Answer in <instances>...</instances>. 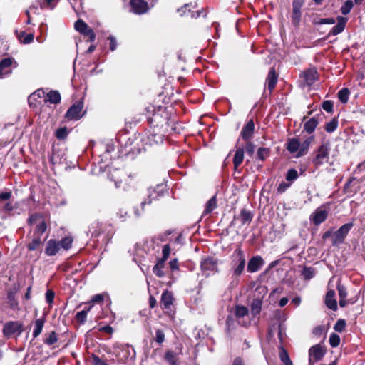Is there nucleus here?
Listing matches in <instances>:
<instances>
[{
  "mask_svg": "<svg viewBox=\"0 0 365 365\" xmlns=\"http://www.w3.org/2000/svg\"><path fill=\"white\" fill-rule=\"evenodd\" d=\"M148 120L150 126L140 138L143 148L138 149L139 153L141 150H146L147 147L161 144L169 127L176 133L180 131V128L175 123L174 120H171L169 118L168 113L164 107L160 106L157 111L155 110L153 117L149 118Z\"/></svg>",
  "mask_w": 365,
  "mask_h": 365,
  "instance_id": "nucleus-1",
  "label": "nucleus"
},
{
  "mask_svg": "<svg viewBox=\"0 0 365 365\" xmlns=\"http://www.w3.org/2000/svg\"><path fill=\"white\" fill-rule=\"evenodd\" d=\"M230 271L232 273L230 282L231 287H235L237 284L238 278L242 274L246 265V256L245 252L240 249L237 248L234 250L230 257Z\"/></svg>",
  "mask_w": 365,
  "mask_h": 365,
  "instance_id": "nucleus-2",
  "label": "nucleus"
},
{
  "mask_svg": "<svg viewBox=\"0 0 365 365\" xmlns=\"http://www.w3.org/2000/svg\"><path fill=\"white\" fill-rule=\"evenodd\" d=\"M115 356L119 362L131 364L135 358V351L129 344H120L115 346Z\"/></svg>",
  "mask_w": 365,
  "mask_h": 365,
  "instance_id": "nucleus-3",
  "label": "nucleus"
},
{
  "mask_svg": "<svg viewBox=\"0 0 365 365\" xmlns=\"http://www.w3.org/2000/svg\"><path fill=\"white\" fill-rule=\"evenodd\" d=\"M165 192H167V185L165 183H160L155 187H150L147 190L146 197L141 202L140 206L145 207L150 205L153 201L158 200L160 197H163Z\"/></svg>",
  "mask_w": 365,
  "mask_h": 365,
  "instance_id": "nucleus-4",
  "label": "nucleus"
},
{
  "mask_svg": "<svg viewBox=\"0 0 365 365\" xmlns=\"http://www.w3.org/2000/svg\"><path fill=\"white\" fill-rule=\"evenodd\" d=\"M83 102L77 101L73 103L66 111L65 118L67 120H78L81 119L84 115L86 111L83 112Z\"/></svg>",
  "mask_w": 365,
  "mask_h": 365,
  "instance_id": "nucleus-5",
  "label": "nucleus"
},
{
  "mask_svg": "<svg viewBox=\"0 0 365 365\" xmlns=\"http://www.w3.org/2000/svg\"><path fill=\"white\" fill-rule=\"evenodd\" d=\"M353 226V222L346 223L334 232L332 236L333 245H337L342 243Z\"/></svg>",
  "mask_w": 365,
  "mask_h": 365,
  "instance_id": "nucleus-6",
  "label": "nucleus"
},
{
  "mask_svg": "<svg viewBox=\"0 0 365 365\" xmlns=\"http://www.w3.org/2000/svg\"><path fill=\"white\" fill-rule=\"evenodd\" d=\"M327 349L324 346L318 344L312 346L309 350V363L314 364L323 359Z\"/></svg>",
  "mask_w": 365,
  "mask_h": 365,
  "instance_id": "nucleus-7",
  "label": "nucleus"
},
{
  "mask_svg": "<svg viewBox=\"0 0 365 365\" xmlns=\"http://www.w3.org/2000/svg\"><path fill=\"white\" fill-rule=\"evenodd\" d=\"M330 150L329 143H322L317 151V155L313 159V163L316 165H320L324 163L329 158Z\"/></svg>",
  "mask_w": 365,
  "mask_h": 365,
  "instance_id": "nucleus-8",
  "label": "nucleus"
},
{
  "mask_svg": "<svg viewBox=\"0 0 365 365\" xmlns=\"http://www.w3.org/2000/svg\"><path fill=\"white\" fill-rule=\"evenodd\" d=\"M201 270L204 272L206 277L210 276L208 272H214L217 269V260L213 257H207L202 258L200 262Z\"/></svg>",
  "mask_w": 365,
  "mask_h": 365,
  "instance_id": "nucleus-9",
  "label": "nucleus"
},
{
  "mask_svg": "<svg viewBox=\"0 0 365 365\" xmlns=\"http://www.w3.org/2000/svg\"><path fill=\"white\" fill-rule=\"evenodd\" d=\"M18 66L17 62L12 57H5L1 58V78L10 76L12 73V69L6 70L7 68L12 67L14 68Z\"/></svg>",
  "mask_w": 365,
  "mask_h": 365,
  "instance_id": "nucleus-10",
  "label": "nucleus"
},
{
  "mask_svg": "<svg viewBox=\"0 0 365 365\" xmlns=\"http://www.w3.org/2000/svg\"><path fill=\"white\" fill-rule=\"evenodd\" d=\"M196 6H197L196 4H192V3H190V4H185L183 6V7H182L181 9H178V11L180 13V16L186 15V11H187V15H189L192 19H197L201 14H202L203 16L205 17L207 16V14L203 11V9L199 10V11H191V9H193V8L196 7Z\"/></svg>",
  "mask_w": 365,
  "mask_h": 365,
  "instance_id": "nucleus-11",
  "label": "nucleus"
},
{
  "mask_svg": "<svg viewBox=\"0 0 365 365\" xmlns=\"http://www.w3.org/2000/svg\"><path fill=\"white\" fill-rule=\"evenodd\" d=\"M264 264L263 258L259 255H256L249 259L247 270L250 273H254L261 269Z\"/></svg>",
  "mask_w": 365,
  "mask_h": 365,
  "instance_id": "nucleus-12",
  "label": "nucleus"
},
{
  "mask_svg": "<svg viewBox=\"0 0 365 365\" xmlns=\"http://www.w3.org/2000/svg\"><path fill=\"white\" fill-rule=\"evenodd\" d=\"M21 324L19 322H9L4 326L3 333L4 336L10 337L11 336L21 332Z\"/></svg>",
  "mask_w": 365,
  "mask_h": 365,
  "instance_id": "nucleus-13",
  "label": "nucleus"
},
{
  "mask_svg": "<svg viewBox=\"0 0 365 365\" xmlns=\"http://www.w3.org/2000/svg\"><path fill=\"white\" fill-rule=\"evenodd\" d=\"M2 212L7 216L19 215L20 213V209L18 203L16 202H9L5 204L1 202V213Z\"/></svg>",
  "mask_w": 365,
  "mask_h": 365,
  "instance_id": "nucleus-14",
  "label": "nucleus"
},
{
  "mask_svg": "<svg viewBox=\"0 0 365 365\" xmlns=\"http://www.w3.org/2000/svg\"><path fill=\"white\" fill-rule=\"evenodd\" d=\"M277 335L278 339L282 344L286 336L287 326L285 324L286 318L282 314H277Z\"/></svg>",
  "mask_w": 365,
  "mask_h": 365,
  "instance_id": "nucleus-15",
  "label": "nucleus"
},
{
  "mask_svg": "<svg viewBox=\"0 0 365 365\" xmlns=\"http://www.w3.org/2000/svg\"><path fill=\"white\" fill-rule=\"evenodd\" d=\"M255 123L253 120H250L242 128L240 137L245 141H248L253 135Z\"/></svg>",
  "mask_w": 365,
  "mask_h": 365,
  "instance_id": "nucleus-16",
  "label": "nucleus"
},
{
  "mask_svg": "<svg viewBox=\"0 0 365 365\" xmlns=\"http://www.w3.org/2000/svg\"><path fill=\"white\" fill-rule=\"evenodd\" d=\"M18 288L14 285L7 292L8 304L10 308L14 311L19 310V302L15 298V295L17 292Z\"/></svg>",
  "mask_w": 365,
  "mask_h": 365,
  "instance_id": "nucleus-17",
  "label": "nucleus"
},
{
  "mask_svg": "<svg viewBox=\"0 0 365 365\" xmlns=\"http://www.w3.org/2000/svg\"><path fill=\"white\" fill-rule=\"evenodd\" d=\"M347 20L346 17L338 16L337 24L331 29L328 36H336L341 34L345 29Z\"/></svg>",
  "mask_w": 365,
  "mask_h": 365,
  "instance_id": "nucleus-18",
  "label": "nucleus"
},
{
  "mask_svg": "<svg viewBox=\"0 0 365 365\" xmlns=\"http://www.w3.org/2000/svg\"><path fill=\"white\" fill-rule=\"evenodd\" d=\"M174 298L172 292L166 290L163 292L160 299V305L163 309H170L173 304Z\"/></svg>",
  "mask_w": 365,
  "mask_h": 365,
  "instance_id": "nucleus-19",
  "label": "nucleus"
},
{
  "mask_svg": "<svg viewBox=\"0 0 365 365\" xmlns=\"http://www.w3.org/2000/svg\"><path fill=\"white\" fill-rule=\"evenodd\" d=\"M325 304L331 310L336 311L337 309V302L335 299V292L334 290L330 289L327 292Z\"/></svg>",
  "mask_w": 365,
  "mask_h": 365,
  "instance_id": "nucleus-20",
  "label": "nucleus"
},
{
  "mask_svg": "<svg viewBox=\"0 0 365 365\" xmlns=\"http://www.w3.org/2000/svg\"><path fill=\"white\" fill-rule=\"evenodd\" d=\"M321 115H322V112L320 114L317 115V117L314 116L309 119L307 122H305L304 125V130H305L307 133L309 134L312 133L315 130V128L319 124L318 117Z\"/></svg>",
  "mask_w": 365,
  "mask_h": 365,
  "instance_id": "nucleus-21",
  "label": "nucleus"
},
{
  "mask_svg": "<svg viewBox=\"0 0 365 365\" xmlns=\"http://www.w3.org/2000/svg\"><path fill=\"white\" fill-rule=\"evenodd\" d=\"M327 212L324 210H317L311 217V220L316 225H320L326 220Z\"/></svg>",
  "mask_w": 365,
  "mask_h": 365,
  "instance_id": "nucleus-22",
  "label": "nucleus"
},
{
  "mask_svg": "<svg viewBox=\"0 0 365 365\" xmlns=\"http://www.w3.org/2000/svg\"><path fill=\"white\" fill-rule=\"evenodd\" d=\"M277 78H278V76L276 73V71L274 68H272L269 73H268V75H267V87H268V89L272 91L277 83Z\"/></svg>",
  "mask_w": 365,
  "mask_h": 365,
  "instance_id": "nucleus-23",
  "label": "nucleus"
},
{
  "mask_svg": "<svg viewBox=\"0 0 365 365\" xmlns=\"http://www.w3.org/2000/svg\"><path fill=\"white\" fill-rule=\"evenodd\" d=\"M102 224L95 221L92 222L86 231L87 235H91V237H98L101 233Z\"/></svg>",
  "mask_w": 365,
  "mask_h": 365,
  "instance_id": "nucleus-24",
  "label": "nucleus"
},
{
  "mask_svg": "<svg viewBox=\"0 0 365 365\" xmlns=\"http://www.w3.org/2000/svg\"><path fill=\"white\" fill-rule=\"evenodd\" d=\"M60 248L58 242L56 240H50L46 245V247L45 250V253L48 256H53L56 255Z\"/></svg>",
  "mask_w": 365,
  "mask_h": 365,
  "instance_id": "nucleus-25",
  "label": "nucleus"
},
{
  "mask_svg": "<svg viewBox=\"0 0 365 365\" xmlns=\"http://www.w3.org/2000/svg\"><path fill=\"white\" fill-rule=\"evenodd\" d=\"M245 150L243 146L237 147L233 158V165L235 170L242 164L244 160Z\"/></svg>",
  "mask_w": 365,
  "mask_h": 365,
  "instance_id": "nucleus-26",
  "label": "nucleus"
},
{
  "mask_svg": "<svg viewBox=\"0 0 365 365\" xmlns=\"http://www.w3.org/2000/svg\"><path fill=\"white\" fill-rule=\"evenodd\" d=\"M286 148L290 153H298L300 150V142L297 138H290L286 143Z\"/></svg>",
  "mask_w": 365,
  "mask_h": 365,
  "instance_id": "nucleus-27",
  "label": "nucleus"
},
{
  "mask_svg": "<svg viewBox=\"0 0 365 365\" xmlns=\"http://www.w3.org/2000/svg\"><path fill=\"white\" fill-rule=\"evenodd\" d=\"M317 72L314 69H309L304 72L303 78L305 83L310 86L312 85L317 79Z\"/></svg>",
  "mask_w": 365,
  "mask_h": 365,
  "instance_id": "nucleus-28",
  "label": "nucleus"
},
{
  "mask_svg": "<svg viewBox=\"0 0 365 365\" xmlns=\"http://www.w3.org/2000/svg\"><path fill=\"white\" fill-rule=\"evenodd\" d=\"M253 214L250 210L243 208L241 210L239 218L242 225L250 224L252 222Z\"/></svg>",
  "mask_w": 365,
  "mask_h": 365,
  "instance_id": "nucleus-29",
  "label": "nucleus"
},
{
  "mask_svg": "<svg viewBox=\"0 0 365 365\" xmlns=\"http://www.w3.org/2000/svg\"><path fill=\"white\" fill-rule=\"evenodd\" d=\"M45 101L51 103L57 104L61 102V95L57 91H51L45 97Z\"/></svg>",
  "mask_w": 365,
  "mask_h": 365,
  "instance_id": "nucleus-30",
  "label": "nucleus"
},
{
  "mask_svg": "<svg viewBox=\"0 0 365 365\" xmlns=\"http://www.w3.org/2000/svg\"><path fill=\"white\" fill-rule=\"evenodd\" d=\"M313 139H314V137L311 136V137L307 138L305 140H304L302 143H300V150L297 153V155H296L297 158L302 157L307 153L309 145H310L312 141L313 140Z\"/></svg>",
  "mask_w": 365,
  "mask_h": 365,
  "instance_id": "nucleus-31",
  "label": "nucleus"
},
{
  "mask_svg": "<svg viewBox=\"0 0 365 365\" xmlns=\"http://www.w3.org/2000/svg\"><path fill=\"white\" fill-rule=\"evenodd\" d=\"M302 9H297L292 7V12L291 14V21L292 24L295 26L297 27L301 21V19L302 16V13L301 11Z\"/></svg>",
  "mask_w": 365,
  "mask_h": 365,
  "instance_id": "nucleus-32",
  "label": "nucleus"
},
{
  "mask_svg": "<svg viewBox=\"0 0 365 365\" xmlns=\"http://www.w3.org/2000/svg\"><path fill=\"white\" fill-rule=\"evenodd\" d=\"M217 207L216 196H212L206 203L205 208L203 211L202 216L210 214Z\"/></svg>",
  "mask_w": 365,
  "mask_h": 365,
  "instance_id": "nucleus-33",
  "label": "nucleus"
},
{
  "mask_svg": "<svg viewBox=\"0 0 365 365\" xmlns=\"http://www.w3.org/2000/svg\"><path fill=\"white\" fill-rule=\"evenodd\" d=\"M279 356L281 361L284 365H293V363L289 358L288 352L282 346H279Z\"/></svg>",
  "mask_w": 365,
  "mask_h": 365,
  "instance_id": "nucleus-34",
  "label": "nucleus"
},
{
  "mask_svg": "<svg viewBox=\"0 0 365 365\" xmlns=\"http://www.w3.org/2000/svg\"><path fill=\"white\" fill-rule=\"evenodd\" d=\"M316 274L315 269L311 267H304L301 272V275L304 280H310Z\"/></svg>",
  "mask_w": 365,
  "mask_h": 365,
  "instance_id": "nucleus-35",
  "label": "nucleus"
},
{
  "mask_svg": "<svg viewBox=\"0 0 365 365\" xmlns=\"http://www.w3.org/2000/svg\"><path fill=\"white\" fill-rule=\"evenodd\" d=\"M262 299L257 298L254 299L251 303V312L254 316L260 313L262 309Z\"/></svg>",
  "mask_w": 365,
  "mask_h": 365,
  "instance_id": "nucleus-36",
  "label": "nucleus"
},
{
  "mask_svg": "<svg viewBox=\"0 0 365 365\" xmlns=\"http://www.w3.org/2000/svg\"><path fill=\"white\" fill-rule=\"evenodd\" d=\"M45 320L44 319H38L35 321L34 329L33 331V337L36 338L42 331Z\"/></svg>",
  "mask_w": 365,
  "mask_h": 365,
  "instance_id": "nucleus-37",
  "label": "nucleus"
},
{
  "mask_svg": "<svg viewBox=\"0 0 365 365\" xmlns=\"http://www.w3.org/2000/svg\"><path fill=\"white\" fill-rule=\"evenodd\" d=\"M248 314V309L242 305H236L235 307V315L237 318L240 319Z\"/></svg>",
  "mask_w": 365,
  "mask_h": 365,
  "instance_id": "nucleus-38",
  "label": "nucleus"
},
{
  "mask_svg": "<svg viewBox=\"0 0 365 365\" xmlns=\"http://www.w3.org/2000/svg\"><path fill=\"white\" fill-rule=\"evenodd\" d=\"M69 133V130H68L67 127H61L58 128L55 132V136L57 139L62 140L67 138L68 135Z\"/></svg>",
  "mask_w": 365,
  "mask_h": 365,
  "instance_id": "nucleus-39",
  "label": "nucleus"
},
{
  "mask_svg": "<svg viewBox=\"0 0 365 365\" xmlns=\"http://www.w3.org/2000/svg\"><path fill=\"white\" fill-rule=\"evenodd\" d=\"M338 127V120L336 118H332L329 123H326L324 129L327 133L334 132Z\"/></svg>",
  "mask_w": 365,
  "mask_h": 365,
  "instance_id": "nucleus-40",
  "label": "nucleus"
},
{
  "mask_svg": "<svg viewBox=\"0 0 365 365\" xmlns=\"http://www.w3.org/2000/svg\"><path fill=\"white\" fill-rule=\"evenodd\" d=\"M270 150L267 148L260 147L257 151V159L264 161L269 155Z\"/></svg>",
  "mask_w": 365,
  "mask_h": 365,
  "instance_id": "nucleus-41",
  "label": "nucleus"
},
{
  "mask_svg": "<svg viewBox=\"0 0 365 365\" xmlns=\"http://www.w3.org/2000/svg\"><path fill=\"white\" fill-rule=\"evenodd\" d=\"M164 262L163 261L160 260L154 267L153 269V273L158 276V277H162L164 276V272L163 270V268L164 267Z\"/></svg>",
  "mask_w": 365,
  "mask_h": 365,
  "instance_id": "nucleus-42",
  "label": "nucleus"
},
{
  "mask_svg": "<svg viewBox=\"0 0 365 365\" xmlns=\"http://www.w3.org/2000/svg\"><path fill=\"white\" fill-rule=\"evenodd\" d=\"M349 91L346 88H344L340 90L338 93V98L342 103H347L349 96Z\"/></svg>",
  "mask_w": 365,
  "mask_h": 365,
  "instance_id": "nucleus-43",
  "label": "nucleus"
},
{
  "mask_svg": "<svg viewBox=\"0 0 365 365\" xmlns=\"http://www.w3.org/2000/svg\"><path fill=\"white\" fill-rule=\"evenodd\" d=\"M354 6V3L351 0H346L341 7V12L343 15H347L350 13Z\"/></svg>",
  "mask_w": 365,
  "mask_h": 365,
  "instance_id": "nucleus-44",
  "label": "nucleus"
},
{
  "mask_svg": "<svg viewBox=\"0 0 365 365\" xmlns=\"http://www.w3.org/2000/svg\"><path fill=\"white\" fill-rule=\"evenodd\" d=\"M73 239L71 237H63L58 242L59 246L66 250L71 247Z\"/></svg>",
  "mask_w": 365,
  "mask_h": 365,
  "instance_id": "nucleus-45",
  "label": "nucleus"
},
{
  "mask_svg": "<svg viewBox=\"0 0 365 365\" xmlns=\"http://www.w3.org/2000/svg\"><path fill=\"white\" fill-rule=\"evenodd\" d=\"M100 160L98 161V163H104L105 168L108 167L110 164V163L112 160L113 156L112 155L106 153L104 151L103 154H101L100 156Z\"/></svg>",
  "mask_w": 365,
  "mask_h": 365,
  "instance_id": "nucleus-46",
  "label": "nucleus"
},
{
  "mask_svg": "<svg viewBox=\"0 0 365 365\" xmlns=\"http://www.w3.org/2000/svg\"><path fill=\"white\" fill-rule=\"evenodd\" d=\"M62 156L63 154L61 153L60 150H56V149L53 148L50 160L53 164L60 163Z\"/></svg>",
  "mask_w": 365,
  "mask_h": 365,
  "instance_id": "nucleus-47",
  "label": "nucleus"
},
{
  "mask_svg": "<svg viewBox=\"0 0 365 365\" xmlns=\"http://www.w3.org/2000/svg\"><path fill=\"white\" fill-rule=\"evenodd\" d=\"M41 240L40 236L35 237L31 242H29L27 245L29 250L33 251L38 248V247L41 245Z\"/></svg>",
  "mask_w": 365,
  "mask_h": 365,
  "instance_id": "nucleus-48",
  "label": "nucleus"
},
{
  "mask_svg": "<svg viewBox=\"0 0 365 365\" xmlns=\"http://www.w3.org/2000/svg\"><path fill=\"white\" fill-rule=\"evenodd\" d=\"M90 309L91 308L89 307L86 310H82L81 312H77L76 315V319L79 323H85V322L86 321L87 314L89 312Z\"/></svg>",
  "mask_w": 365,
  "mask_h": 365,
  "instance_id": "nucleus-49",
  "label": "nucleus"
},
{
  "mask_svg": "<svg viewBox=\"0 0 365 365\" xmlns=\"http://www.w3.org/2000/svg\"><path fill=\"white\" fill-rule=\"evenodd\" d=\"M226 329L227 332H230L235 328V321L232 315H228L226 319Z\"/></svg>",
  "mask_w": 365,
  "mask_h": 365,
  "instance_id": "nucleus-50",
  "label": "nucleus"
},
{
  "mask_svg": "<svg viewBox=\"0 0 365 365\" xmlns=\"http://www.w3.org/2000/svg\"><path fill=\"white\" fill-rule=\"evenodd\" d=\"M74 27L77 31L81 33L88 29V26L83 20L78 19L76 21Z\"/></svg>",
  "mask_w": 365,
  "mask_h": 365,
  "instance_id": "nucleus-51",
  "label": "nucleus"
},
{
  "mask_svg": "<svg viewBox=\"0 0 365 365\" xmlns=\"http://www.w3.org/2000/svg\"><path fill=\"white\" fill-rule=\"evenodd\" d=\"M58 341L57 334L55 331H51L45 339L44 343L47 345H53Z\"/></svg>",
  "mask_w": 365,
  "mask_h": 365,
  "instance_id": "nucleus-52",
  "label": "nucleus"
},
{
  "mask_svg": "<svg viewBox=\"0 0 365 365\" xmlns=\"http://www.w3.org/2000/svg\"><path fill=\"white\" fill-rule=\"evenodd\" d=\"M116 215L120 222H125L129 217L128 212L124 208L119 209L116 213Z\"/></svg>",
  "mask_w": 365,
  "mask_h": 365,
  "instance_id": "nucleus-53",
  "label": "nucleus"
},
{
  "mask_svg": "<svg viewBox=\"0 0 365 365\" xmlns=\"http://www.w3.org/2000/svg\"><path fill=\"white\" fill-rule=\"evenodd\" d=\"M329 344L331 347H336L340 344V337L336 334H331L329 336Z\"/></svg>",
  "mask_w": 365,
  "mask_h": 365,
  "instance_id": "nucleus-54",
  "label": "nucleus"
},
{
  "mask_svg": "<svg viewBox=\"0 0 365 365\" xmlns=\"http://www.w3.org/2000/svg\"><path fill=\"white\" fill-rule=\"evenodd\" d=\"M297 178H298V173L295 169L291 168L287 170V173L286 175V180L287 181H293V180H296Z\"/></svg>",
  "mask_w": 365,
  "mask_h": 365,
  "instance_id": "nucleus-55",
  "label": "nucleus"
},
{
  "mask_svg": "<svg viewBox=\"0 0 365 365\" xmlns=\"http://www.w3.org/2000/svg\"><path fill=\"white\" fill-rule=\"evenodd\" d=\"M47 226L44 221H41L39 222L38 225H37L36 230H35V235H37L38 236H40L43 233L45 232L46 230Z\"/></svg>",
  "mask_w": 365,
  "mask_h": 365,
  "instance_id": "nucleus-56",
  "label": "nucleus"
},
{
  "mask_svg": "<svg viewBox=\"0 0 365 365\" xmlns=\"http://www.w3.org/2000/svg\"><path fill=\"white\" fill-rule=\"evenodd\" d=\"M165 359L170 365H179L175 360V355L173 351H167Z\"/></svg>",
  "mask_w": 365,
  "mask_h": 365,
  "instance_id": "nucleus-57",
  "label": "nucleus"
},
{
  "mask_svg": "<svg viewBox=\"0 0 365 365\" xmlns=\"http://www.w3.org/2000/svg\"><path fill=\"white\" fill-rule=\"evenodd\" d=\"M81 34L88 37V41L93 42L96 39V34L93 30L91 27H88V29L85 30L83 32H81Z\"/></svg>",
  "mask_w": 365,
  "mask_h": 365,
  "instance_id": "nucleus-58",
  "label": "nucleus"
},
{
  "mask_svg": "<svg viewBox=\"0 0 365 365\" xmlns=\"http://www.w3.org/2000/svg\"><path fill=\"white\" fill-rule=\"evenodd\" d=\"M346 327V322L344 319H339L334 326V329L337 332H342Z\"/></svg>",
  "mask_w": 365,
  "mask_h": 365,
  "instance_id": "nucleus-59",
  "label": "nucleus"
},
{
  "mask_svg": "<svg viewBox=\"0 0 365 365\" xmlns=\"http://www.w3.org/2000/svg\"><path fill=\"white\" fill-rule=\"evenodd\" d=\"M24 36V38L21 40L24 44H29L34 41V36L33 34H26L24 31L21 32V37Z\"/></svg>",
  "mask_w": 365,
  "mask_h": 365,
  "instance_id": "nucleus-60",
  "label": "nucleus"
},
{
  "mask_svg": "<svg viewBox=\"0 0 365 365\" xmlns=\"http://www.w3.org/2000/svg\"><path fill=\"white\" fill-rule=\"evenodd\" d=\"M245 150L246 153L250 156L252 157L255 150V145L250 142V140L247 141L245 148H244Z\"/></svg>",
  "mask_w": 365,
  "mask_h": 365,
  "instance_id": "nucleus-61",
  "label": "nucleus"
},
{
  "mask_svg": "<svg viewBox=\"0 0 365 365\" xmlns=\"http://www.w3.org/2000/svg\"><path fill=\"white\" fill-rule=\"evenodd\" d=\"M163 257L161 261L165 262L170 253V247L168 244L165 245L162 250Z\"/></svg>",
  "mask_w": 365,
  "mask_h": 365,
  "instance_id": "nucleus-62",
  "label": "nucleus"
},
{
  "mask_svg": "<svg viewBox=\"0 0 365 365\" xmlns=\"http://www.w3.org/2000/svg\"><path fill=\"white\" fill-rule=\"evenodd\" d=\"M337 290L339 292V298H346L347 296V292L345 286L343 284L338 283L337 284Z\"/></svg>",
  "mask_w": 365,
  "mask_h": 365,
  "instance_id": "nucleus-63",
  "label": "nucleus"
},
{
  "mask_svg": "<svg viewBox=\"0 0 365 365\" xmlns=\"http://www.w3.org/2000/svg\"><path fill=\"white\" fill-rule=\"evenodd\" d=\"M93 365H108L107 363L102 361L100 357L93 354H91Z\"/></svg>",
  "mask_w": 365,
  "mask_h": 365,
  "instance_id": "nucleus-64",
  "label": "nucleus"
}]
</instances>
